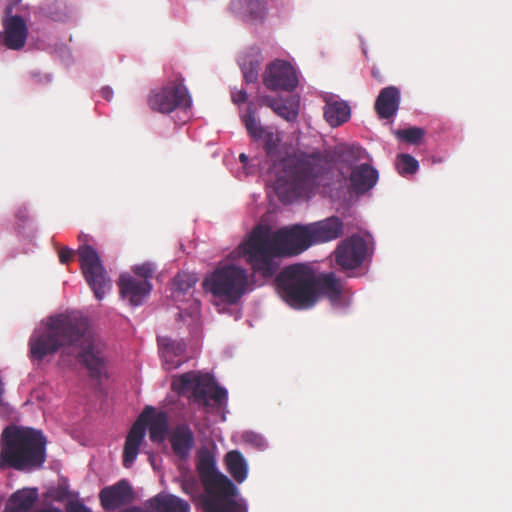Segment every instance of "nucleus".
<instances>
[{"mask_svg":"<svg viewBox=\"0 0 512 512\" xmlns=\"http://www.w3.org/2000/svg\"><path fill=\"white\" fill-rule=\"evenodd\" d=\"M74 251L68 247H63L59 251V260L62 264H68L69 261L73 258Z\"/></svg>","mask_w":512,"mask_h":512,"instance_id":"obj_41","label":"nucleus"},{"mask_svg":"<svg viewBox=\"0 0 512 512\" xmlns=\"http://www.w3.org/2000/svg\"><path fill=\"white\" fill-rule=\"evenodd\" d=\"M196 380V372L189 371L181 375H175L172 378L171 388L178 395L184 396L189 391L192 392L193 381Z\"/></svg>","mask_w":512,"mask_h":512,"instance_id":"obj_29","label":"nucleus"},{"mask_svg":"<svg viewBox=\"0 0 512 512\" xmlns=\"http://www.w3.org/2000/svg\"><path fill=\"white\" fill-rule=\"evenodd\" d=\"M156 342H157L158 345H160V336L156 337Z\"/></svg>","mask_w":512,"mask_h":512,"instance_id":"obj_50","label":"nucleus"},{"mask_svg":"<svg viewBox=\"0 0 512 512\" xmlns=\"http://www.w3.org/2000/svg\"><path fill=\"white\" fill-rule=\"evenodd\" d=\"M252 51V54L241 55L238 60L243 77L247 83H255L258 80L261 55L258 49H253Z\"/></svg>","mask_w":512,"mask_h":512,"instance_id":"obj_25","label":"nucleus"},{"mask_svg":"<svg viewBox=\"0 0 512 512\" xmlns=\"http://www.w3.org/2000/svg\"><path fill=\"white\" fill-rule=\"evenodd\" d=\"M196 471L204 487V506L207 512H247L243 498H237L238 488L217 469L214 453L202 447L196 454Z\"/></svg>","mask_w":512,"mask_h":512,"instance_id":"obj_4","label":"nucleus"},{"mask_svg":"<svg viewBox=\"0 0 512 512\" xmlns=\"http://www.w3.org/2000/svg\"><path fill=\"white\" fill-rule=\"evenodd\" d=\"M13 7L9 5L3 19L4 31L0 32V45L10 50H21L26 43L28 28L25 20L19 15H10Z\"/></svg>","mask_w":512,"mask_h":512,"instance_id":"obj_13","label":"nucleus"},{"mask_svg":"<svg viewBox=\"0 0 512 512\" xmlns=\"http://www.w3.org/2000/svg\"><path fill=\"white\" fill-rule=\"evenodd\" d=\"M99 499L106 511H114L131 503L134 493L130 483L122 479L114 485L103 488L99 493Z\"/></svg>","mask_w":512,"mask_h":512,"instance_id":"obj_15","label":"nucleus"},{"mask_svg":"<svg viewBox=\"0 0 512 512\" xmlns=\"http://www.w3.org/2000/svg\"><path fill=\"white\" fill-rule=\"evenodd\" d=\"M239 160L245 165L248 162V156L244 153L239 155Z\"/></svg>","mask_w":512,"mask_h":512,"instance_id":"obj_46","label":"nucleus"},{"mask_svg":"<svg viewBox=\"0 0 512 512\" xmlns=\"http://www.w3.org/2000/svg\"><path fill=\"white\" fill-rule=\"evenodd\" d=\"M261 102L288 122H295L298 119L300 101L295 96L285 99L264 96L261 98Z\"/></svg>","mask_w":512,"mask_h":512,"instance_id":"obj_19","label":"nucleus"},{"mask_svg":"<svg viewBox=\"0 0 512 512\" xmlns=\"http://www.w3.org/2000/svg\"><path fill=\"white\" fill-rule=\"evenodd\" d=\"M394 134L399 140L416 145L422 141L425 135V130L419 127H409L406 129L396 130L394 131Z\"/></svg>","mask_w":512,"mask_h":512,"instance_id":"obj_31","label":"nucleus"},{"mask_svg":"<svg viewBox=\"0 0 512 512\" xmlns=\"http://www.w3.org/2000/svg\"><path fill=\"white\" fill-rule=\"evenodd\" d=\"M200 307V301L194 298L187 304H181L179 306L181 319L190 318L191 320H196L200 316Z\"/></svg>","mask_w":512,"mask_h":512,"instance_id":"obj_33","label":"nucleus"},{"mask_svg":"<svg viewBox=\"0 0 512 512\" xmlns=\"http://www.w3.org/2000/svg\"><path fill=\"white\" fill-rule=\"evenodd\" d=\"M210 398L214 400L218 405H221L227 399V390L215 385L213 391L210 394Z\"/></svg>","mask_w":512,"mask_h":512,"instance_id":"obj_37","label":"nucleus"},{"mask_svg":"<svg viewBox=\"0 0 512 512\" xmlns=\"http://www.w3.org/2000/svg\"><path fill=\"white\" fill-rule=\"evenodd\" d=\"M147 431L151 441H160V412L152 406L143 409L128 431L122 455L125 468L134 464Z\"/></svg>","mask_w":512,"mask_h":512,"instance_id":"obj_8","label":"nucleus"},{"mask_svg":"<svg viewBox=\"0 0 512 512\" xmlns=\"http://www.w3.org/2000/svg\"><path fill=\"white\" fill-rule=\"evenodd\" d=\"M17 216L21 219V220H24L26 217L24 216V214H21V212H19L17 214Z\"/></svg>","mask_w":512,"mask_h":512,"instance_id":"obj_48","label":"nucleus"},{"mask_svg":"<svg viewBox=\"0 0 512 512\" xmlns=\"http://www.w3.org/2000/svg\"><path fill=\"white\" fill-rule=\"evenodd\" d=\"M147 510L137 506L125 508L119 512H160V493L147 500L145 503Z\"/></svg>","mask_w":512,"mask_h":512,"instance_id":"obj_35","label":"nucleus"},{"mask_svg":"<svg viewBox=\"0 0 512 512\" xmlns=\"http://www.w3.org/2000/svg\"><path fill=\"white\" fill-rule=\"evenodd\" d=\"M193 389L191 393V399L193 402L202 405L203 407L209 406V400L207 399L208 388L213 386V377L208 374H202L196 372V380L193 381Z\"/></svg>","mask_w":512,"mask_h":512,"instance_id":"obj_26","label":"nucleus"},{"mask_svg":"<svg viewBox=\"0 0 512 512\" xmlns=\"http://www.w3.org/2000/svg\"><path fill=\"white\" fill-rule=\"evenodd\" d=\"M378 171L368 164L356 166L350 174V184L356 194H364L372 189L377 181Z\"/></svg>","mask_w":512,"mask_h":512,"instance_id":"obj_20","label":"nucleus"},{"mask_svg":"<svg viewBox=\"0 0 512 512\" xmlns=\"http://www.w3.org/2000/svg\"><path fill=\"white\" fill-rule=\"evenodd\" d=\"M343 221L336 216L307 225H293L276 231L258 224L239 245V254L253 272L271 278L280 267L281 258L300 254L310 246L337 239L343 233Z\"/></svg>","mask_w":512,"mask_h":512,"instance_id":"obj_1","label":"nucleus"},{"mask_svg":"<svg viewBox=\"0 0 512 512\" xmlns=\"http://www.w3.org/2000/svg\"><path fill=\"white\" fill-rule=\"evenodd\" d=\"M66 346L80 348L78 360L91 378L106 375V344L89 322H41L29 339L30 357L38 361Z\"/></svg>","mask_w":512,"mask_h":512,"instance_id":"obj_2","label":"nucleus"},{"mask_svg":"<svg viewBox=\"0 0 512 512\" xmlns=\"http://www.w3.org/2000/svg\"><path fill=\"white\" fill-rule=\"evenodd\" d=\"M202 286L215 299L234 304L249 290L248 274L236 265H220L206 275Z\"/></svg>","mask_w":512,"mask_h":512,"instance_id":"obj_6","label":"nucleus"},{"mask_svg":"<svg viewBox=\"0 0 512 512\" xmlns=\"http://www.w3.org/2000/svg\"><path fill=\"white\" fill-rule=\"evenodd\" d=\"M37 498L36 489L18 490L9 498L4 512H31Z\"/></svg>","mask_w":512,"mask_h":512,"instance_id":"obj_22","label":"nucleus"},{"mask_svg":"<svg viewBox=\"0 0 512 512\" xmlns=\"http://www.w3.org/2000/svg\"><path fill=\"white\" fill-rule=\"evenodd\" d=\"M282 299L295 309L312 307L320 296L326 297L334 309H344L351 303V293L334 273L317 276L306 264L284 268L276 277Z\"/></svg>","mask_w":512,"mask_h":512,"instance_id":"obj_3","label":"nucleus"},{"mask_svg":"<svg viewBox=\"0 0 512 512\" xmlns=\"http://www.w3.org/2000/svg\"><path fill=\"white\" fill-rule=\"evenodd\" d=\"M101 95L103 98L110 101L113 95V91L109 87H104L101 90Z\"/></svg>","mask_w":512,"mask_h":512,"instance_id":"obj_44","label":"nucleus"},{"mask_svg":"<svg viewBox=\"0 0 512 512\" xmlns=\"http://www.w3.org/2000/svg\"><path fill=\"white\" fill-rule=\"evenodd\" d=\"M229 9L236 17L255 23L264 20L267 4L265 0H232Z\"/></svg>","mask_w":512,"mask_h":512,"instance_id":"obj_18","label":"nucleus"},{"mask_svg":"<svg viewBox=\"0 0 512 512\" xmlns=\"http://www.w3.org/2000/svg\"><path fill=\"white\" fill-rule=\"evenodd\" d=\"M148 104L153 111H160V93L152 90L148 97Z\"/></svg>","mask_w":512,"mask_h":512,"instance_id":"obj_38","label":"nucleus"},{"mask_svg":"<svg viewBox=\"0 0 512 512\" xmlns=\"http://www.w3.org/2000/svg\"><path fill=\"white\" fill-rule=\"evenodd\" d=\"M119 292L123 300L131 306H139L150 295L152 285L145 279L128 273L121 274L118 279Z\"/></svg>","mask_w":512,"mask_h":512,"instance_id":"obj_14","label":"nucleus"},{"mask_svg":"<svg viewBox=\"0 0 512 512\" xmlns=\"http://www.w3.org/2000/svg\"><path fill=\"white\" fill-rule=\"evenodd\" d=\"M168 439L174 455L180 460H186L195 446L194 433L185 423L172 428Z\"/></svg>","mask_w":512,"mask_h":512,"instance_id":"obj_17","label":"nucleus"},{"mask_svg":"<svg viewBox=\"0 0 512 512\" xmlns=\"http://www.w3.org/2000/svg\"><path fill=\"white\" fill-rule=\"evenodd\" d=\"M184 351V343L162 338V359H165L164 368L170 370L179 367L183 362Z\"/></svg>","mask_w":512,"mask_h":512,"instance_id":"obj_24","label":"nucleus"},{"mask_svg":"<svg viewBox=\"0 0 512 512\" xmlns=\"http://www.w3.org/2000/svg\"><path fill=\"white\" fill-rule=\"evenodd\" d=\"M46 438L33 428L7 427L0 449V469L31 470L46 460Z\"/></svg>","mask_w":512,"mask_h":512,"instance_id":"obj_5","label":"nucleus"},{"mask_svg":"<svg viewBox=\"0 0 512 512\" xmlns=\"http://www.w3.org/2000/svg\"><path fill=\"white\" fill-rule=\"evenodd\" d=\"M183 82L177 76L162 88V114L177 125L185 124L192 116V98Z\"/></svg>","mask_w":512,"mask_h":512,"instance_id":"obj_9","label":"nucleus"},{"mask_svg":"<svg viewBox=\"0 0 512 512\" xmlns=\"http://www.w3.org/2000/svg\"><path fill=\"white\" fill-rule=\"evenodd\" d=\"M368 255V244L359 235H352L342 241L336 251V263L344 270H351L359 267Z\"/></svg>","mask_w":512,"mask_h":512,"instance_id":"obj_12","label":"nucleus"},{"mask_svg":"<svg viewBox=\"0 0 512 512\" xmlns=\"http://www.w3.org/2000/svg\"><path fill=\"white\" fill-rule=\"evenodd\" d=\"M400 104V91L394 86L383 88L375 102V110L380 118L389 119L396 115Z\"/></svg>","mask_w":512,"mask_h":512,"instance_id":"obj_21","label":"nucleus"},{"mask_svg":"<svg viewBox=\"0 0 512 512\" xmlns=\"http://www.w3.org/2000/svg\"><path fill=\"white\" fill-rule=\"evenodd\" d=\"M78 256L81 271L89 288L98 300H102L112 288V280L96 250L90 245L80 246Z\"/></svg>","mask_w":512,"mask_h":512,"instance_id":"obj_10","label":"nucleus"},{"mask_svg":"<svg viewBox=\"0 0 512 512\" xmlns=\"http://www.w3.org/2000/svg\"><path fill=\"white\" fill-rule=\"evenodd\" d=\"M162 512H190V505L177 496L162 495Z\"/></svg>","mask_w":512,"mask_h":512,"instance_id":"obj_30","label":"nucleus"},{"mask_svg":"<svg viewBox=\"0 0 512 512\" xmlns=\"http://www.w3.org/2000/svg\"><path fill=\"white\" fill-rule=\"evenodd\" d=\"M168 431V417L162 412V441L164 440V435Z\"/></svg>","mask_w":512,"mask_h":512,"instance_id":"obj_43","label":"nucleus"},{"mask_svg":"<svg viewBox=\"0 0 512 512\" xmlns=\"http://www.w3.org/2000/svg\"><path fill=\"white\" fill-rule=\"evenodd\" d=\"M183 488L186 492H188V483H185Z\"/></svg>","mask_w":512,"mask_h":512,"instance_id":"obj_49","label":"nucleus"},{"mask_svg":"<svg viewBox=\"0 0 512 512\" xmlns=\"http://www.w3.org/2000/svg\"><path fill=\"white\" fill-rule=\"evenodd\" d=\"M322 99L325 103L323 116L330 127L336 128L349 121L351 108L347 101L332 93H324Z\"/></svg>","mask_w":512,"mask_h":512,"instance_id":"obj_16","label":"nucleus"},{"mask_svg":"<svg viewBox=\"0 0 512 512\" xmlns=\"http://www.w3.org/2000/svg\"><path fill=\"white\" fill-rule=\"evenodd\" d=\"M198 278L196 273L192 272H179L173 280L175 290L173 292L174 298L181 302V297L187 293H190L194 289Z\"/></svg>","mask_w":512,"mask_h":512,"instance_id":"obj_27","label":"nucleus"},{"mask_svg":"<svg viewBox=\"0 0 512 512\" xmlns=\"http://www.w3.org/2000/svg\"><path fill=\"white\" fill-rule=\"evenodd\" d=\"M242 121L250 137L254 140L260 139L267 129L261 125L259 119L256 117V111L252 104L248 105L247 111L242 116Z\"/></svg>","mask_w":512,"mask_h":512,"instance_id":"obj_28","label":"nucleus"},{"mask_svg":"<svg viewBox=\"0 0 512 512\" xmlns=\"http://www.w3.org/2000/svg\"><path fill=\"white\" fill-rule=\"evenodd\" d=\"M67 512H91V510L83 503L73 501L67 505Z\"/></svg>","mask_w":512,"mask_h":512,"instance_id":"obj_40","label":"nucleus"},{"mask_svg":"<svg viewBox=\"0 0 512 512\" xmlns=\"http://www.w3.org/2000/svg\"><path fill=\"white\" fill-rule=\"evenodd\" d=\"M333 157L319 152L306 155L301 162L303 175L292 182L278 179L274 184V191L279 200L288 204L303 195V187L310 178L318 177L329 171L333 165Z\"/></svg>","mask_w":512,"mask_h":512,"instance_id":"obj_7","label":"nucleus"},{"mask_svg":"<svg viewBox=\"0 0 512 512\" xmlns=\"http://www.w3.org/2000/svg\"><path fill=\"white\" fill-rule=\"evenodd\" d=\"M419 168L418 161L409 154H400L396 159V169L401 175L414 174Z\"/></svg>","mask_w":512,"mask_h":512,"instance_id":"obj_32","label":"nucleus"},{"mask_svg":"<svg viewBox=\"0 0 512 512\" xmlns=\"http://www.w3.org/2000/svg\"><path fill=\"white\" fill-rule=\"evenodd\" d=\"M263 83L272 91L291 92L297 88L299 79L295 67L289 61L276 59L266 66Z\"/></svg>","mask_w":512,"mask_h":512,"instance_id":"obj_11","label":"nucleus"},{"mask_svg":"<svg viewBox=\"0 0 512 512\" xmlns=\"http://www.w3.org/2000/svg\"><path fill=\"white\" fill-rule=\"evenodd\" d=\"M34 512H63L60 508L49 506L35 510Z\"/></svg>","mask_w":512,"mask_h":512,"instance_id":"obj_45","label":"nucleus"},{"mask_svg":"<svg viewBox=\"0 0 512 512\" xmlns=\"http://www.w3.org/2000/svg\"><path fill=\"white\" fill-rule=\"evenodd\" d=\"M232 100L236 104L245 103L248 99V94L245 90H232L231 91Z\"/></svg>","mask_w":512,"mask_h":512,"instance_id":"obj_39","label":"nucleus"},{"mask_svg":"<svg viewBox=\"0 0 512 512\" xmlns=\"http://www.w3.org/2000/svg\"><path fill=\"white\" fill-rule=\"evenodd\" d=\"M225 466L233 479L242 483L248 475V464L243 454L238 450L229 451L224 458Z\"/></svg>","mask_w":512,"mask_h":512,"instance_id":"obj_23","label":"nucleus"},{"mask_svg":"<svg viewBox=\"0 0 512 512\" xmlns=\"http://www.w3.org/2000/svg\"><path fill=\"white\" fill-rule=\"evenodd\" d=\"M149 460H150L151 465L153 466V468L156 470V469H157V467H156V465H155L154 457H153V456H149Z\"/></svg>","mask_w":512,"mask_h":512,"instance_id":"obj_47","label":"nucleus"},{"mask_svg":"<svg viewBox=\"0 0 512 512\" xmlns=\"http://www.w3.org/2000/svg\"><path fill=\"white\" fill-rule=\"evenodd\" d=\"M257 141H262L268 155H272L277 149L280 138L270 128H267L265 133Z\"/></svg>","mask_w":512,"mask_h":512,"instance_id":"obj_34","label":"nucleus"},{"mask_svg":"<svg viewBox=\"0 0 512 512\" xmlns=\"http://www.w3.org/2000/svg\"><path fill=\"white\" fill-rule=\"evenodd\" d=\"M132 271L134 272L135 277L138 279H145L149 281V279L153 276L155 266L151 263H143L141 265L134 266Z\"/></svg>","mask_w":512,"mask_h":512,"instance_id":"obj_36","label":"nucleus"},{"mask_svg":"<svg viewBox=\"0 0 512 512\" xmlns=\"http://www.w3.org/2000/svg\"><path fill=\"white\" fill-rule=\"evenodd\" d=\"M47 320L53 321V320H82L80 317L75 315L74 313L69 314H61L57 316H49Z\"/></svg>","mask_w":512,"mask_h":512,"instance_id":"obj_42","label":"nucleus"}]
</instances>
